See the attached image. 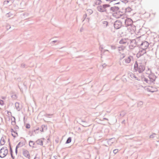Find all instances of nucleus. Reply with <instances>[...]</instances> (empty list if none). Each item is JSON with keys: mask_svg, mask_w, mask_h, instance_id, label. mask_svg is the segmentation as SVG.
Segmentation results:
<instances>
[{"mask_svg": "<svg viewBox=\"0 0 159 159\" xmlns=\"http://www.w3.org/2000/svg\"><path fill=\"white\" fill-rule=\"evenodd\" d=\"M34 143L32 141H30L29 143L30 146L32 148H34Z\"/></svg>", "mask_w": 159, "mask_h": 159, "instance_id": "obj_12", "label": "nucleus"}, {"mask_svg": "<svg viewBox=\"0 0 159 159\" xmlns=\"http://www.w3.org/2000/svg\"><path fill=\"white\" fill-rule=\"evenodd\" d=\"M37 142L38 144L42 146L43 145V142L41 140H38Z\"/></svg>", "mask_w": 159, "mask_h": 159, "instance_id": "obj_14", "label": "nucleus"}, {"mask_svg": "<svg viewBox=\"0 0 159 159\" xmlns=\"http://www.w3.org/2000/svg\"><path fill=\"white\" fill-rule=\"evenodd\" d=\"M128 39H123L119 42L120 44H125L128 43Z\"/></svg>", "mask_w": 159, "mask_h": 159, "instance_id": "obj_8", "label": "nucleus"}, {"mask_svg": "<svg viewBox=\"0 0 159 159\" xmlns=\"http://www.w3.org/2000/svg\"><path fill=\"white\" fill-rule=\"evenodd\" d=\"M110 7L108 5L105 4L103 6H99L97 7V9L100 12H104L106 11V8Z\"/></svg>", "mask_w": 159, "mask_h": 159, "instance_id": "obj_4", "label": "nucleus"}, {"mask_svg": "<svg viewBox=\"0 0 159 159\" xmlns=\"http://www.w3.org/2000/svg\"><path fill=\"white\" fill-rule=\"evenodd\" d=\"M4 104V102L2 100H0V104L2 105Z\"/></svg>", "mask_w": 159, "mask_h": 159, "instance_id": "obj_17", "label": "nucleus"}, {"mask_svg": "<svg viewBox=\"0 0 159 159\" xmlns=\"http://www.w3.org/2000/svg\"><path fill=\"white\" fill-rule=\"evenodd\" d=\"M122 23L119 21H116L114 24V27L116 29H118L120 28L121 26Z\"/></svg>", "mask_w": 159, "mask_h": 159, "instance_id": "obj_6", "label": "nucleus"}, {"mask_svg": "<svg viewBox=\"0 0 159 159\" xmlns=\"http://www.w3.org/2000/svg\"><path fill=\"white\" fill-rule=\"evenodd\" d=\"M134 68L139 73L143 72L145 69V67L143 64L140 63L138 65L137 62L134 64Z\"/></svg>", "mask_w": 159, "mask_h": 159, "instance_id": "obj_2", "label": "nucleus"}, {"mask_svg": "<svg viewBox=\"0 0 159 159\" xmlns=\"http://www.w3.org/2000/svg\"><path fill=\"white\" fill-rule=\"evenodd\" d=\"M24 156L26 158L30 159V155L29 152L27 150H25L24 151L23 153Z\"/></svg>", "mask_w": 159, "mask_h": 159, "instance_id": "obj_7", "label": "nucleus"}, {"mask_svg": "<svg viewBox=\"0 0 159 159\" xmlns=\"http://www.w3.org/2000/svg\"><path fill=\"white\" fill-rule=\"evenodd\" d=\"M132 58V57L131 56H129L126 58L125 59V62L127 63H129L130 62L131 59Z\"/></svg>", "mask_w": 159, "mask_h": 159, "instance_id": "obj_9", "label": "nucleus"}, {"mask_svg": "<svg viewBox=\"0 0 159 159\" xmlns=\"http://www.w3.org/2000/svg\"><path fill=\"white\" fill-rule=\"evenodd\" d=\"M30 125L29 124H27L26 125V127L27 128H30Z\"/></svg>", "mask_w": 159, "mask_h": 159, "instance_id": "obj_18", "label": "nucleus"}, {"mask_svg": "<svg viewBox=\"0 0 159 159\" xmlns=\"http://www.w3.org/2000/svg\"><path fill=\"white\" fill-rule=\"evenodd\" d=\"M71 138L70 137H69L68 139L67 140V141L66 142V143H70L71 142Z\"/></svg>", "mask_w": 159, "mask_h": 159, "instance_id": "obj_15", "label": "nucleus"}, {"mask_svg": "<svg viewBox=\"0 0 159 159\" xmlns=\"http://www.w3.org/2000/svg\"><path fill=\"white\" fill-rule=\"evenodd\" d=\"M118 149H115L113 150V152L115 154H116L118 152Z\"/></svg>", "mask_w": 159, "mask_h": 159, "instance_id": "obj_16", "label": "nucleus"}, {"mask_svg": "<svg viewBox=\"0 0 159 159\" xmlns=\"http://www.w3.org/2000/svg\"><path fill=\"white\" fill-rule=\"evenodd\" d=\"M148 46V43L147 42H143L140 46V48L143 51H145Z\"/></svg>", "mask_w": 159, "mask_h": 159, "instance_id": "obj_5", "label": "nucleus"}, {"mask_svg": "<svg viewBox=\"0 0 159 159\" xmlns=\"http://www.w3.org/2000/svg\"><path fill=\"white\" fill-rule=\"evenodd\" d=\"M101 0H96L95 1V4L96 5H99L101 4Z\"/></svg>", "mask_w": 159, "mask_h": 159, "instance_id": "obj_13", "label": "nucleus"}, {"mask_svg": "<svg viewBox=\"0 0 159 159\" xmlns=\"http://www.w3.org/2000/svg\"><path fill=\"white\" fill-rule=\"evenodd\" d=\"M11 134L14 137H15L17 136L18 134L16 131L14 130L13 129H11Z\"/></svg>", "mask_w": 159, "mask_h": 159, "instance_id": "obj_10", "label": "nucleus"}, {"mask_svg": "<svg viewBox=\"0 0 159 159\" xmlns=\"http://www.w3.org/2000/svg\"><path fill=\"white\" fill-rule=\"evenodd\" d=\"M8 153V150L6 147H3L0 150V157H4Z\"/></svg>", "mask_w": 159, "mask_h": 159, "instance_id": "obj_3", "label": "nucleus"}, {"mask_svg": "<svg viewBox=\"0 0 159 159\" xmlns=\"http://www.w3.org/2000/svg\"><path fill=\"white\" fill-rule=\"evenodd\" d=\"M149 78L150 80L151 81H153L155 80V77L154 75H149Z\"/></svg>", "mask_w": 159, "mask_h": 159, "instance_id": "obj_11", "label": "nucleus"}, {"mask_svg": "<svg viewBox=\"0 0 159 159\" xmlns=\"http://www.w3.org/2000/svg\"><path fill=\"white\" fill-rule=\"evenodd\" d=\"M111 9L113 10V16L116 18H120L123 14V13L117 7H112Z\"/></svg>", "mask_w": 159, "mask_h": 159, "instance_id": "obj_1", "label": "nucleus"}]
</instances>
